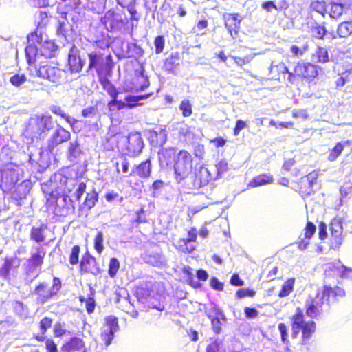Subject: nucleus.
I'll return each mask as SVG.
<instances>
[{
  "mask_svg": "<svg viewBox=\"0 0 352 352\" xmlns=\"http://www.w3.org/2000/svg\"><path fill=\"white\" fill-rule=\"evenodd\" d=\"M81 251L80 246L79 245H74L69 254V262L72 265H76L80 262L79 257Z\"/></svg>",
  "mask_w": 352,
  "mask_h": 352,
  "instance_id": "45",
  "label": "nucleus"
},
{
  "mask_svg": "<svg viewBox=\"0 0 352 352\" xmlns=\"http://www.w3.org/2000/svg\"><path fill=\"white\" fill-rule=\"evenodd\" d=\"M256 295V292L252 289L241 288L236 292L235 296L238 299H241L245 297H254Z\"/></svg>",
  "mask_w": 352,
  "mask_h": 352,
  "instance_id": "55",
  "label": "nucleus"
},
{
  "mask_svg": "<svg viewBox=\"0 0 352 352\" xmlns=\"http://www.w3.org/2000/svg\"><path fill=\"white\" fill-rule=\"evenodd\" d=\"M102 88L111 97V100L108 103V107L110 110L120 111L126 108L124 102L117 100L119 91L113 84L109 85Z\"/></svg>",
  "mask_w": 352,
  "mask_h": 352,
  "instance_id": "19",
  "label": "nucleus"
},
{
  "mask_svg": "<svg viewBox=\"0 0 352 352\" xmlns=\"http://www.w3.org/2000/svg\"><path fill=\"white\" fill-rule=\"evenodd\" d=\"M294 282L295 279L294 278H288L282 285L278 296L283 298L289 296L294 289Z\"/></svg>",
  "mask_w": 352,
  "mask_h": 352,
  "instance_id": "43",
  "label": "nucleus"
},
{
  "mask_svg": "<svg viewBox=\"0 0 352 352\" xmlns=\"http://www.w3.org/2000/svg\"><path fill=\"white\" fill-rule=\"evenodd\" d=\"M36 252L31 254L28 259V263L31 268L40 267L44 263L46 252L43 248L37 247Z\"/></svg>",
  "mask_w": 352,
  "mask_h": 352,
  "instance_id": "23",
  "label": "nucleus"
},
{
  "mask_svg": "<svg viewBox=\"0 0 352 352\" xmlns=\"http://www.w3.org/2000/svg\"><path fill=\"white\" fill-rule=\"evenodd\" d=\"M98 201V194L95 189H93L87 193L83 203L79 206V213H82L84 210H90L96 206Z\"/></svg>",
  "mask_w": 352,
  "mask_h": 352,
  "instance_id": "26",
  "label": "nucleus"
},
{
  "mask_svg": "<svg viewBox=\"0 0 352 352\" xmlns=\"http://www.w3.org/2000/svg\"><path fill=\"white\" fill-rule=\"evenodd\" d=\"M100 21L109 32H121L129 23V19L125 12L115 9H110L105 12L100 17Z\"/></svg>",
  "mask_w": 352,
  "mask_h": 352,
  "instance_id": "5",
  "label": "nucleus"
},
{
  "mask_svg": "<svg viewBox=\"0 0 352 352\" xmlns=\"http://www.w3.org/2000/svg\"><path fill=\"white\" fill-rule=\"evenodd\" d=\"M50 110L54 114L63 118L72 126H73L74 124L77 122V120L75 118H72L69 116L67 115L65 113L64 110L62 109V107L60 106L53 105L52 107H51Z\"/></svg>",
  "mask_w": 352,
  "mask_h": 352,
  "instance_id": "39",
  "label": "nucleus"
},
{
  "mask_svg": "<svg viewBox=\"0 0 352 352\" xmlns=\"http://www.w3.org/2000/svg\"><path fill=\"white\" fill-rule=\"evenodd\" d=\"M312 57L316 59L317 63H327L330 60L327 49L322 46L317 47Z\"/></svg>",
  "mask_w": 352,
  "mask_h": 352,
  "instance_id": "35",
  "label": "nucleus"
},
{
  "mask_svg": "<svg viewBox=\"0 0 352 352\" xmlns=\"http://www.w3.org/2000/svg\"><path fill=\"white\" fill-rule=\"evenodd\" d=\"M209 182L207 177H204L203 176V173L201 171L196 173L193 182H192V188L195 190H198L205 186H206Z\"/></svg>",
  "mask_w": 352,
  "mask_h": 352,
  "instance_id": "44",
  "label": "nucleus"
},
{
  "mask_svg": "<svg viewBox=\"0 0 352 352\" xmlns=\"http://www.w3.org/2000/svg\"><path fill=\"white\" fill-rule=\"evenodd\" d=\"M37 30L36 28L27 36L28 45L25 47V56L29 66L36 62V56L38 51L37 44H42V35L38 34Z\"/></svg>",
  "mask_w": 352,
  "mask_h": 352,
  "instance_id": "8",
  "label": "nucleus"
},
{
  "mask_svg": "<svg viewBox=\"0 0 352 352\" xmlns=\"http://www.w3.org/2000/svg\"><path fill=\"white\" fill-rule=\"evenodd\" d=\"M88 69H94L102 87L112 84L109 80L113 74L114 61L110 52L104 53L94 51L87 54Z\"/></svg>",
  "mask_w": 352,
  "mask_h": 352,
  "instance_id": "2",
  "label": "nucleus"
},
{
  "mask_svg": "<svg viewBox=\"0 0 352 352\" xmlns=\"http://www.w3.org/2000/svg\"><path fill=\"white\" fill-rule=\"evenodd\" d=\"M82 152L80 148V144L77 140L70 142L68 147V158L74 160L79 157Z\"/></svg>",
  "mask_w": 352,
  "mask_h": 352,
  "instance_id": "42",
  "label": "nucleus"
},
{
  "mask_svg": "<svg viewBox=\"0 0 352 352\" xmlns=\"http://www.w3.org/2000/svg\"><path fill=\"white\" fill-rule=\"evenodd\" d=\"M79 263V272L81 275H97L100 272V269L96 258L88 251L82 254Z\"/></svg>",
  "mask_w": 352,
  "mask_h": 352,
  "instance_id": "10",
  "label": "nucleus"
},
{
  "mask_svg": "<svg viewBox=\"0 0 352 352\" xmlns=\"http://www.w3.org/2000/svg\"><path fill=\"white\" fill-rule=\"evenodd\" d=\"M105 326L107 327V330L112 331V332H116L118 329V318L114 316H107L104 319Z\"/></svg>",
  "mask_w": 352,
  "mask_h": 352,
  "instance_id": "51",
  "label": "nucleus"
},
{
  "mask_svg": "<svg viewBox=\"0 0 352 352\" xmlns=\"http://www.w3.org/2000/svg\"><path fill=\"white\" fill-rule=\"evenodd\" d=\"M324 296L317 292L314 296H309L305 302L306 315L311 319H316L322 313Z\"/></svg>",
  "mask_w": 352,
  "mask_h": 352,
  "instance_id": "9",
  "label": "nucleus"
},
{
  "mask_svg": "<svg viewBox=\"0 0 352 352\" xmlns=\"http://www.w3.org/2000/svg\"><path fill=\"white\" fill-rule=\"evenodd\" d=\"M33 68L36 76L40 78L54 83H59L62 80L63 71L58 67L57 63L45 61L37 67L35 62L29 67L31 72Z\"/></svg>",
  "mask_w": 352,
  "mask_h": 352,
  "instance_id": "7",
  "label": "nucleus"
},
{
  "mask_svg": "<svg viewBox=\"0 0 352 352\" xmlns=\"http://www.w3.org/2000/svg\"><path fill=\"white\" fill-rule=\"evenodd\" d=\"M224 24L230 36L235 38L240 30L241 19L238 13H228L223 15Z\"/></svg>",
  "mask_w": 352,
  "mask_h": 352,
  "instance_id": "18",
  "label": "nucleus"
},
{
  "mask_svg": "<svg viewBox=\"0 0 352 352\" xmlns=\"http://www.w3.org/2000/svg\"><path fill=\"white\" fill-rule=\"evenodd\" d=\"M221 343L217 340L212 341L208 344L206 348V352H221L220 349Z\"/></svg>",
  "mask_w": 352,
  "mask_h": 352,
  "instance_id": "64",
  "label": "nucleus"
},
{
  "mask_svg": "<svg viewBox=\"0 0 352 352\" xmlns=\"http://www.w3.org/2000/svg\"><path fill=\"white\" fill-rule=\"evenodd\" d=\"M351 141L347 140L345 142H337L335 146L329 151V155L327 157V160L329 162L336 161L338 157L342 154L344 151V146L350 145Z\"/></svg>",
  "mask_w": 352,
  "mask_h": 352,
  "instance_id": "30",
  "label": "nucleus"
},
{
  "mask_svg": "<svg viewBox=\"0 0 352 352\" xmlns=\"http://www.w3.org/2000/svg\"><path fill=\"white\" fill-rule=\"evenodd\" d=\"M337 33L341 38H346L352 34V21L341 22L337 28Z\"/></svg>",
  "mask_w": 352,
  "mask_h": 352,
  "instance_id": "36",
  "label": "nucleus"
},
{
  "mask_svg": "<svg viewBox=\"0 0 352 352\" xmlns=\"http://www.w3.org/2000/svg\"><path fill=\"white\" fill-rule=\"evenodd\" d=\"M174 176L178 184L183 182L192 172L193 168V157L187 150H180L173 163Z\"/></svg>",
  "mask_w": 352,
  "mask_h": 352,
  "instance_id": "4",
  "label": "nucleus"
},
{
  "mask_svg": "<svg viewBox=\"0 0 352 352\" xmlns=\"http://www.w3.org/2000/svg\"><path fill=\"white\" fill-rule=\"evenodd\" d=\"M133 173L142 179H146L151 176V160L147 159L146 160L141 162L134 167Z\"/></svg>",
  "mask_w": 352,
  "mask_h": 352,
  "instance_id": "29",
  "label": "nucleus"
},
{
  "mask_svg": "<svg viewBox=\"0 0 352 352\" xmlns=\"http://www.w3.org/2000/svg\"><path fill=\"white\" fill-rule=\"evenodd\" d=\"M104 236L101 231L97 232L94 239V247L98 254H100L104 250Z\"/></svg>",
  "mask_w": 352,
  "mask_h": 352,
  "instance_id": "49",
  "label": "nucleus"
},
{
  "mask_svg": "<svg viewBox=\"0 0 352 352\" xmlns=\"http://www.w3.org/2000/svg\"><path fill=\"white\" fill-rule=\"evenodd\" d=\"M77 186L76 191L75 192V198L76 201H80L82 195L86 190L87 184L85 182H80L78 184H74L72 185V187L74 188Z\"/></svg>",
  "mask_w": 352,
  "mask_h": 352,
  "instance_id": "58",
  "label": "nucleus"
},
{
  "mask_svg": "<svg viewBox=\"0 0 352 352\" xmlns=\"http://www.w3.org/2000/svg\"><path fill=\"white\" fill-rule=\"evenodd\" d=\"M14 258H6L1 267L0 268V275L4 278L10 276V270L13 267Z\"/></svg>",
  "mask_w": 352,
  "mask_h": 352,
  "instance_id": "48",
  "label": "nucleus"
},
{
  "mask_svg": "<svg viewBox=\"0 0 352 352\" xmlns=\"http://www.w3.org/2000/svg\"><path fill=\"white\" fill-rule=\"evenodd\" d=\"M136 219L135 220V222L138 224L142 223H148V219L146 218V211L144 208V207H141L140 210H138L136 212Z\"/></svg>",
  "mask_w": 352,
  "mask_h": 352,
  "instance_id": "60",
  "label": "nucleus"
},
{
  "mask_svg": "<svg viewBox=\"0 0 352 352\" xmlns=\"http://www.w3.org/2000/svg\"><path fill=\"white\" fill-rule=\"evenodd\" d=\"M95 45L100 49H108L112 44L111 37L106 34H103L101 38H98L94 41Z\"/></svg>",
  "mask_w": 352,
  "mask_h": 352,
  "instance_id": "46",
  "label": "nucleus"
},
{
  "mask_svg": "<svg viewBox=\"0 0 352 352\" xmlns=\"http://www.w3.org/2000/svg\"><path fill=\"white\" fill-rule=\"evenodd\" d=\"M120 267V263L116 257H112L109 260L108 274L111 278H115Z\"/></svg>",
  "mask_w": 352,
  "mask_h": 352,
  "instance_id": "47",
  "label": "nucleus"
},
{
  "mask_svg": "<svg viewBox=\"0 0 352 352\" xmlns=\"http://www.w3.org/2000/svg\"><path fill=\"white\" fill-rule=\"evenodd\" d=\"M300 10L297 9L294 6H290L287 10L283 12L285 17L292 22L297 19L300 16Z\"/></svg>",
  "mask_w": 352,
  "mask_h": 352,
  "instance_id": "50",
  "label": "nucleus"
},
{
  "mask_svg": "<svg viewBox=\"0 0 352 352\" xmlns=\"http://www.w3.org/2000/svg\"><path fill=\"white\" fill-rule=\"evenodd\" d=\"M32 338L38 342H44L47 352H58L57 344L52 338L43 336H32Z\"/></svg>",
  "mask_w": 352,
  "mask_h": 352,
  "instance_id": "34",
  "label": "nucleus"
},
{
  "mask_svg": "<svg viewBox=\"0 0 352 352\" xmlns=\"http://www.w3.org/2000/svg\"><path fill=\"white\" fill-rule=\"evenodd\" d=\"M182 272L186 277V281L189 285L195 289H198L201 287V284L199 281L195 280L192 274V269L190 266H184L182 268Z\"/></svg>",
  "mask_w": 352,
  "mask_h": 352,
  "instance_id": "37",
  "label": "nucleus"
},
{
  "mask_svg": "<svg viewBox=\"0 0 352 352\" xmlns=\"http://www.w3.org/2000/svg\"><path fill=\"white\" fill-rule=\"evenodd\" d=\"M177 153V148L175 147L162 148L157 153L160 166L162 168L173 166Z\"/></svg>",
  "mask_w": 352,
  "mask_h": 352,
  "instance_id": "16",
  "label": "nucleus"
},
{
  "mask_svg": "<svg viewBox=\"0 0 352 352\" xmlns=\"http://www.w3.org/2000/svg\"><path fill=\"white\" fill-rule=\"evenodd\" d=\"M114 332L112 331L106 330L101 333V338L106 346L111 344L114 338Z\"/></svg>",
  "mask_w": 352,
  "mask_h": 352,
  "instance_id": "61",
  "label": "nucleus"
},
{
  "mask_svg": "<svg viewBox=\"0 0 352 352\" xmlns=\"http://www.w3.org/2000/svg\"><path fill=\"white\" fill-rule=\"evenodd\" d=\"M321 295L324 296V298L328 304H333L339 302L340 300L344 298L346 295L344 289L339 286L330 287L324 285L323 287L322 292H320Z\"/></svg>",
  "mask_w": 352,
  "mask_h": 352,
  "instance_id": "17",
  "label": "nucleus"
},
{
  "mask_svg": "<svg viewBox=\"0 0 352 352\" xmlns=\"http://www.w3.org/2000/svg\"><path fill=\"white\" fill-rule=\"evenodd\" d=\"M232 58L237 65L241 67L244 65L248 64L251 61L252 57L250 55H248L243 57L232 56Z\"/></svg>",
  "mask_w": 352,
  "mask_h": 352,
  "instance_id": "63",
  "label": "nucleus"
},
{
  "mask_svg": "<svg viewBox=\"0 0 352 352\" xmlns=\"http://www.w3.org/2000/svg\"><path fill=\"white\" fill-rule=\"evenodd\" d=\"M53 319L49 316H45L41 318L38 322L39 333L34 334L33 336H47V331L52 327Z\"/></svg>",
  "mask_w": 352,
  "mask_h": 352,
  "instance_id": "38",
  "label": "nucleus"
},
{
  "mask_svg": "<svg viewBox=\"0 0 352 352\" xmlns=\"http://www.w3.org/2000/svg\"><path fill=\"white\" fill-rule=\"evenodd\" d=\"M63 352H85V343L78 337H72L61 346Z\"/></svg>",
  "mask_w": 352,
  "mask_h": 352,
  "instance_id": "20",
  "label": "nucleus"
},
{
  "mask_svg": "<svg viewBox=\"0 0 352 352\" xmlns=\"http://www.w3.org/2000/svg\"><path fill=\"white\" fill-rule=\"evenodd\" d=\"M95 292L91 289V293L88 295L87 298L84 296H79L78 300L81 303L85 302L86 311L89 314L94 313L96 309V300L94 298Z\"/></svg>",
  "mask_w": 352,
  "mask_h": 352,
  "instance_id": "33",
  "label": "nucleus"
},
{
  "mask_svg": "<svg viewBox=\"0 0 352 352\" xmlns=\"http://www.w3.org/2000/svg\"><path fill=\"white\" fill-rule=\"evenodd\" d=\"M274 178L270 174H261L252 178L248 184V188H256L266 184H272Z\"/></svg>",
  "mask_w": 352,
  "mask_h": 352,
  "instance_id": "28",
  "label": "nucleus"
},
{
  "mask_svg": "<svg viewBox=\"0 0 352 352\" xmlns=\"http://www.w3.org/2000/svg\"><path fill=\"white\" fill-rule=\"evenodd\" d=\"M309 7L311 10L322 16H324L327 12V2L324 0H310Z\"/></svg>",
  "mask_w": 352,
  "mask_h": 352,
  "instance_id": "41",
  "label": "nucleus"
},
{
  "mask_svg": "<svg viewBox=\"0 0 352 352\" xmlns=\"http://www.w3.org/2000/svg\"><path fill=\"white\" fill-rule=\"evenodd\" d=\"M155 52L157 54L163 52L165 46L164 36L162 35L157 36L154 39Z\"/></svg>",
  "mask_w": 352,
  "mask_h": 352,
  "instance_id": "57",
  "label": "nucleus"
},
{
  "mask_svg": "<svg viewBox=\"0 0 352 352\" xmlns=\"http://www.w3.org/2000/svg\"><path fill=\"white\" fill-rule=\"evenodd\" d=\"M180 56L179 52L172 53L164 60L163 69L168 74H175L179 66Z\"/></svg>",
  "mask_w": 352,
  "mask_h": 352,
  "instance_id": "24",
  "label": "nucleus"
},
{
  "mask_svg": "<svg viewBox=\"0 0 352 352\" xmlns=\"http://www.w3.org/2000/svg\"><path fill=\"white\" fill-rule=\"evenodd\" d=\"M329 245L333 250H337L342 245L343 241V228L341 221L338 219H333L329 224Z\"/></svg>",
  "mask_w": 352,
  "mask_h": 352,
  "instance_id": "14",
  "label": "nucleus"
},
{
  "mask_svg": "<svg viewBox=\"0 0 352 352\" xmlns=\"http://www.w3.org/2000/svg\"><path fill=\"white\" fill-rule=\"evenodd\" d=\"M62 287V282L60 278L54 276L51 286L47 282H39L36 285L32 294L36 296V300L41 303H45L58 294Z\"/></svg>",
  "mask_w": 352,
  "mask_h": 352,
  "instance_id": "6",
  "label": "nucleus"
},
{
  "mask_svg": "<svg viewBox=\"0 0 352 352\" xmlns=\"http://www.w3.org/2000/svg\"><path fill=\"white\" fill-rule=\"evenodd\" d=\"M58 46L52 41H45L41 45V55L45 58L55 57Z\"/></svg>",
  "mask_w": 352,
  "mask_h": 352,
  "instance_id": "27",
  "label": "nucleus"
},
{
  "mask_svg": "<svg viewBox=\"0 0 352 352\" xmlns=\"http://www.w3.org/2000/svg\"><path fill=\"white\" fill-rule=\"evenodd\" d=\"M184 117H190L192 114V104L188 100H183L179 104Z\"/></svg>",
  "mask_w": 352,
  "mask_h": 352,
  "instance_id": "53",
  "label": "nucleus"
},
{
  "mask_svg": "<svg viewBox=\"0 0 352 352\" xmlns=\"http://www.w3.org/2000/svg\"><path fill=\"white\" fill-rule=\"evenodd\" d=\"M70 132L61 126H57L56 130L47 142V151L52 153L58 145L67 142L70 140Z\"/></svg>",
  "mask_w": 352,
  "mask_h": 352,
  "instance_id": "15",
  "label": "nucleus"
},
{
  "mask_svg": "<svg viewBox=\"0 0 352 352\" xmlns=\"http://www.w3.org/2000/svg\"><path fill=\"white\" fill-rule=\"evenodd\" d=\"M329 17L338 19L349 11H352V0H335L329 3Z\"/></svg>",
  "mask_w": 352,
  "mask_h": 352,
  "instance_id": "13",
  "label": "nucleus"
},
{
  "mask_svg": "<svg viewBox=\"0 0 352 352\" xmlns=\"http://www.w3.org/2000/svg\"><path fill=\"white\" fill-rule=\"evenodd\" d=\"M144 148L142 139L138 135H133L129 138L127 150L133 156L140 154Z\"/></svg>",
  "mask_w": 352,
  "mask_h": 352,
  "instance_id": "25",
  "label": "nucleus"
},
{
  "mask_svg": "<svg viewBox=\"0 0 352 352\" xmlns=\"http://www.w3.org/2000/svg\"><path fill=\"white\" fill-rule=\"evenodd\" d=\"M209 318L210 319V321H211V326H212V329L213 332L216 335L219 334L222 331V328H221L222 323H221V319L225 320V318L223 316L221 318H220L219 317L209 316Z\"/></svg>",
  "mask_w": 352,
  "mask_h": 352,
  "instance_id": "54",
  "label": "nucleus"
},
{
  "mask_svg": "<svg viewBox=\"0 0 352 352\" xmlns=\"http://www.w3.org/2000/svg\"><path fill=\"white\" fill-rule=\"evenodd\" d=\"M316 228L314 223L311 221L307 223L305 228V237L296 242L297 247L300 250H304L307 248V245L309 244L310 239L316 232Z\"/></svg>",
  "mask_w": 352,
  "mask_h": 352,
  "instance_id": "22",
  "label": "nucleus"
},
{
  "mask_svg": "<svg viewBox=\"0 0 352 352\" xmlns=\"http://www.w3.org/2000/svg\"><path fill=\"white\" fill-rule=\"evenodd\" d=\"M43 192L46 196L45 206L48 210H51L55 215H67V212L65 211V208L64 206H60L58 204V200L60 197L58 192H55L54 190L49 191L45 188H43Z\"/></svg>",
  "mask_w": 352,
  "mask_h": 352,
  "instance_id": "12",
  "label": "nucleus"
},
{
  "mask_svg": "<svg viewBox=\"0 0 352 352\" xmlns=\"http://www.w3.org/2000/svg\"><path fill=\"white\" fill-rule=\"evenodd\" d=\"M313 31L315 32L316 38L318 39H323L327 34V30L324 25H316L313 28Z\"/></svg>",
  "mask_w": 352,
  "mask_h": 352,
  "instance_id": "62",
  "label": "nucleus"
},
{
  "mask_svg": "<svg viewBox=\"0 0 352 352\" xmlns=\"http://www.w3.org/2000/svg\"><path fill=\"white\" fill-rule=\"evenodd\" d=\"M67 330L65 323L61 322H56L53 326V333L55 338H60L65 335Z\"/></svg>",
  "mask_w": 352,
  "mask_h": 352,
  "instance_id": "52",
  "label": "nucleus"
},
{
  "mask_svg": "<svg viewBox=\"0 0 352 352\" xmlns=\"http://www.w3.org/2000/svg\"><path fill=\"white\" fill-rule=\"evenodd\" d=\"M270 72L273 78L280 80L282 76L287 74V80L293 84L296 79L302 81L311 82L318 75V66L311 63L298 61L294 67L293 72H290L284 63H280L271 67Z\"/></svg>",
  "mask_w": 352,
  "mask_h": 352,
  "instance_id": "1",
  "label": "nucleus"
},
{
  "mask_svg": "<svg viewBox=\"0 0 352 352\" xmlns=\"http://www.w3.org/2000/svg\"><path fill=\"white\" fill-rule=\"evenodd\" d=\"M345 267L340 262L329 263L327 268L325 270V273H329V275H336L342 276Z\"/></svg>",
  "mask_w": 352,
  "mask_h": 352,
  "instance_id": "40",
  "label": "nucleus"
},
{
  "mask_svg": "<svg viewBox=\"0 0 352 352\" xmlns=\"http://www.w3.org/2000/svg\"><path fill=\"white\" fill-rule=\"evenodd\" d=\"M150 144L155 147L162 146L167 141V132L165 128L159 131L152 130L149 132Z\"/></svg>",
  "mask_w": 352,
  "mask_h": 352,
  "instance_id": "21",
  "label": "nucleus"
},
{
  "mask_svg": "<svg viewBox=\"0 0 352 352\" xmlns=\"http://www.w3.org/2000/svg\"><path fill=\"white\" fill-rule=\"evenodd\" d=\"M317 175L310 173L302 177L297 183V191L305 199L314 192L313 186L316 183Z\"/></svg>",
  "mask_w": 352,
  "mask_h": 352,
  "instance_id": "11",
  "label": "nucleus"
},
{
  "mask_svg": "<svg viewBox=\"0 0 352 352\" xmlns=\"http://www.w3.org/2000/svg\"><path fill=\"white\" fill-rule=\"evenodd\" d=\"M46 226L45 224L41 225L39 227L33 226L30 232V238L33 241L40 243L45 241V230Z\"/></svg>",
  "mask_w": 352,
  "mask_h": 352,
  "instance_id": "31",
  "label": "nucleus"
},
{
  "mask_svg": "<svg viewBox=\"0 0 352 352\" xmlns=\"http://www.w3.org/2000/svg\"><path fill=\"white\" fill-rule=\"evenodd\" d=\"M278 331L280 333L281 341L284 344L289 343L288 334H287V327L283 323H279L278 326Z\"/></svg>",
  "mask_w": 352,
  "mask_h": 352,
  "instance_id": "59",
  "label": "nucleus"
},
{
  "mask_svg": "<svg viewBox=\"0 0 352 352\" xmlns=\"http://www.w3.org/2000/svg\"><path fill=\"white\" fill-rule=\"evenodd\" d=\"M68 65L72 72H79L83 67V61L80 56L76 54H69Z\"/></svg>",
  "mask_w": 352,
  "mask_h": 352,
  "instance_id": "32",
  "label": "nucleus"
},
{
  "mask_svg": "<svg viewBox=\"0 0 352 352\" xmlns=\"http://www.w3.org/2000/svg\"><path fill=\"white\" fill-rule=\"evenodd\" d=\"M27 80L26 76L24 74H16L10 78V83L14 87H19Z\"/></svg>",
  "mask_w": 352,
  "mask_h": 352,
  "instance_id": "56",
  "label": "nucleus"
},
{
  "mask_svg": "<svg viewBox=\"0 0 352 352\" xmlns=\"http://www.w3.org/2000/svg\"><path fill=\"white\" fill-rule=\"evenodd\" d=\"M291 336L296 339L301 333L300 344H308L316 331V323L313 320H306L302 310L298 307L290 317Z\"/></svg>",
  "mask_w": 352,
  "mask_h": 352,
  "instance_id": "3",
  "label": "nucleus"
}]
</instances>
